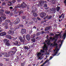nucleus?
<instances>
[{
	"mask_svg": "<svg viewBox=\"0 0 66 66\" xmlns=\"http://www.w3.org/2000/svg\"><path fill=\"white\" fill-rule=\"evenodd\" d=\"M32 31L31 30L29 32V34H31L32 33Z\"/></svg>",
	"mask_w": 66,
	"mask_h": 66,
	"instance_id": "nucleus-46",
	"label": "nucleus"
},
{
	"mask_svg": "<svg viewBox=\"0 0 66 66\" xmlns=\"http://www.w3.org/2000/svg\"><path fill=\"white\" fill-rule=\"evenodd\" d=\"M25 23L26 24H27V23H28V21H27V20H25Z\"/></svg>",
	"mask_w": 66,
	"mask_h": 66,
	"instance_id": "nucleus-56",
	"label": "nucleus"
},
{
	"mask_svg": "<svg viewBox=\"0 0 66 66\" xmlns=\"http://www.w3.org/2000/svg\"><path fill=\"white\" fill-rule=\"evenodd\" d=\"M18 27H21V28H23V25L22 24H19L18 26Z\"/></svg>",
	"mask_w": 66,
	"mask_h": 66,
	"instance_id": "nucleus-32",
	"label": "nucleus"
},
{
	"mask_svg": "<svg viewBox=\"0 0 66 66\" xmlns=\"http://www.w3.org/2000/svg\"><path fill=\"white\" fill-rule=\"evenodd\" d=\"M10 30H13V31H15V29H14V28H12V27H10Z\"/></svg>",
	"mask_w": 66,
	"mask_h": 66,
	"instance_id": "nucleus-37",
	"label": "nucleus"
},
{
	"mask_svg": "<svg viewBox=\"0 0 66 66\" xmlns=\"http://www.w3.org/2000/svg\"><path fill=\"white\" fill-rule=\"evenodd\" d=\"M45 48H46V47H44L43 48V50H45Z\"/></svg>",
	"mask_w": 66,
	"mask_h": 66,
	"instance_id": "nucleus-58",
	"label": "nucleus"
},
{
	"mask_svg": "<svg viewBox=\"0 0 66 66\" xmlns=\"http://www.w3.org/2000/svg\"><path fill=\"white\" fill-rule=\"evenodd\" d=\"M25 63V61H23V63H21V66H24Z\"/></svg>",
	"mask_w": 66,
	"mask_h": 66,
	"instance_id": "nucleus-36",
	"label": "nucleus"
},
{
	"mask_svg": "<svg viewBox=\"0 0 66 66\" xmlns=\"http://www.w3.org/2000/svg\"><path fill=\"white\" fill-rule=\"evenodd\" d=\"M4 12V11L3 9H0V15H1L3 13V12Z\"/></svg>",
	"mask_w": 66,
	"mask_h": 66,
	"instance_id": "nucleus-16",
	"label": "nucleus"
},
{
	"mask_svg": "<svg viewBox=\"0 0 66 66\" xmlns=\"http://www.w3.org/2000/svg\"><path fill=\"white\" fill-rule=\"evenodd\" d=\"M6 32H3L0 33V36H5V35H6Z\"/></svg>",
	"mask_w": 66,
	"mask_h": 66,
	"instance_id": "nucleus-8",
	"label": "nucleus"
},
{
	"mask_svg": "<svg viewBox=\"0 0 66 66\" xmlns=\"http://www.w3.org/2000/svg\"><path fill=\"white\" fill-rule=\"evenodd\" d=\"M64 3H65V5H66V0H65L64 1Z\"/></svg>",
	"mask_w": 66,
	"mask_h": 66,
	"instance_id": "nucleus-64",
	"label": "nucleus"
},
{
	"mask_svg": "<svg viewBox=\"0 0 66 66\" xmlns=\"http://www.w3.org/2000/svg\"><path fill=\"white\" fill-rule=\"evenodd\" d=\"M13 44L14 45H18V41H16Z\"/></svg>",
	"mask_w": 66,
	"mask_h": 66,
	"instance_id": "nucleus-31",
	"label": "nucleus"
},
{
	"mask_svg": "<svg viewBox=\"0 0 66 66\" xmlns=\"http://www.w3.org/2000/svg\"><path fill=\"white\" fill-rule=\"evenodd\" d=\"M12 15H13V13H10V16H12Z\"/></svg>",
	"mask_w": 66,
	"mask_h": 66,
	"instance_id": "nucleus-62",
	"label": "nucleus"
},
{
	"mask_svg": "<svg viewBox=\"0 0 66 66\" xmlns=\"http://www.w3.org/2000/svg\"><path fill=\"white\" fill-rule=\"evenodd\" d=\"M5 3L3 2V3L2 5H5Z\"/></svg>",
	"mask_w": 66,
	"mask_h": 66,
	"instance_id": "nucleus-60",
	"label": "nucleus"
},
{
	"mask_svg": "<svg viewBox=\"0 0 66 66\" xmlns=\"http://www.w3.org/2000/svg\"><path fill=\"white\" fill-rule=\"evenodd\" d=\"M50 34L51 36H54V34L53 33H51Z\"/></svg>",
	"mask_w": 66,
	"mask_h": 66,
	"instance_id": "nucleus-55",
	"label": "nucleus"
},
{
	"mask_svg": "<svg viewBox=\"0 0 66 66\" xmlns=\"http://www.w3.org/2000/svg\"><path fill=\"white\" fill-rule=\"evenodd\" d=\"M24 48L26 50H27L28 51V50H29V48L27 46H24Z\"/></svg>",
	"mask_w": 66,
	"mask_h": 66,
	"instance_id": "nucleus-25",
	"label": "nucleus"
},
{
	"mask_svg": "<svg viewBox=\"0 0 66 66\" xmlns=\"http://www.w3.org/2000/svg\"><path fill=\"white\" fill-rule=\"evenodd\" d=\"M19 15H20L21 13L22 14V13H23V11H22V10H21L19 12Z\"/></svg>",
	"mask_w": 66,
	"mask_h": 66,
	"instance_id": "nucleus-38",
	"label": "nucleus"
},
{
	"mask_svg": "<svg viewBox=\"0 0 66 66\" xmlns=\"http://www.w3.org/2000/svg\"><path fill=\"white\" fill-rule=\"evenodd\" d=\"M9 8L11 10H13V7H9Z\"/></svg>",
	"mask_w": 66,
	"mask_h": 66,
	"instance_id": "nucleus-50",
	"label": "nucleus"
},
{
	"mask_svg": "<svg viewBox=\"0 0 66 66\" xmlns=\"http://www.w3.org/2000/svg\"><path fill=\"white\" fill-rule=\"evenodd\" d=\"M47 45H49V46L50 45V41H48V42L47 43Z\"/></svg>",
	"mask_w": 66,
	"mask_h": 66,
	"instance_id": "nucleus-45",
	"label": "nucleus"
},
{
	"mask_svg": "<svg viewBox=\"0 0 66 66\" xmlns=\"http://www.w3.org/2000/svg\"><path fill=\"white\" fill-rule=\"evenodd\" d=\"M5 59H6V61H9V59H8L5 58Z\"/></svg>",
	"mask_w": 66,
	"mask_h": 66,
	"instance_id": "nucleus-51",
	"label": "nucleus"
},
{
	"mask_svg": "<svg viewBox=\"0 0 66 66\" xmlns=\"http://www.w3.org/2000/svg\"><path fill=\"white\" fill-rule=\"evenodd\" d=\"M59 51V49L58 48H57V50H56V52H55V53H56L57 54H58V53H58Z\"/></svg>",
	"mask_w": 66,
	"mask_h": 66,
	"instance_id": "nucleus-40",
	"label": "nucleus"
},
{
	"mask_svg": "<svg viewBox=\"0 0 66 66\" xmlns=\"http://www.w3.org/2000/svg\"><path fill=\"white\" fill-rule=\"evenodd\" d=\"M12 50H13V51H16L17 50V48L16 47H13L12 48Z\"/></svg>",
	"mask_w": 66,
	"mask_h": 66,
	"instance_id": "nucleus-21",
	"label": "nucleus"
},
{
	"mask_svg": "<svg viewBox=\"0 0 66 66\" xmlns=\"http://www.w3.org/2000/svg\"><path fill=\"white\" fill-rule=\"evenodd\" d=\"M5 22H7L8 23H9V22H11V21L9 20H5Z\"/></svg>",
	"mask_w": 66,
	"mask_h": 66,
	"instance_id": "nucleus-28",
	"label": "nucleus"
},
{
	"mask_svg": "<svg viewBox=\"0 0 66 66\" xmlns=\"http://www.w3.org/2000/svg\"><path fill=\"white\" fill-rule=\"evenodd\" d=\"M42 55V53H37V57L40 56Z\"/></svg>",
	"mask_w": 66,
	"mask_h": 66,
	"instance_id": "nucleus-19",
	"label": "nucleus"
},
{
	"mask_svg": "<svg viewBox=\"0 0 66 66\" xmlns=\"http://www.w3.org/2000/svg\"><path fill=\"white\" fill-rule=\"evenodd\" d=\"M45 33V32L44 31H42L41 32V34H43L44 33Z\"/></svg>",
	"mask_w": 66,
	"mask_h": 66,
	"instance_id": "nucleus-41",
	"label": "nucleus"
},
{
	"mask_svg": "<svg viewBox=\"0 0 66 66\" xmlns=\"http://www.w3.org/2000/svg\"><path fill=\"white\" fill-rule=\"evenodd\" d=\"M6 37H7V38H8L9 39H12V37L11 35H7L6 36Z\"/></svg>",
	"mask_w": 66,
	"mask_h": 66,
	"instance_id": "nucleus-17",
	"label": "nucleus"
},
{
	"mask_svg": "<svg viewBox=\"0 0 66 66\" xmlns=\"http://www.w3.org/2000/svg\"><path fill=\"white\" fill-rule=\"evenodd\" d=\"M17 10L16 9V10L14 11V14H17Z\"/></svg>",
	"mask_w": 66,
	"mask_h": 66,
	"instance_id": "nucleus-39",
	"label": "nucleus"
},
{
	"mask_svg": "<svg viewBox=\"0 0 66 66\" xmlns=\"http://www.w3.org/2000/svg\"><path fill=\"white\" fill-rule=\"evenodd\" d=\"M26 39L28 40H30L31 38H30V36L29 35H27L26 36Z\"/></svg>",
	"mask_w": 66,
	"mask_h": 66,
	"instance_id": "nucleus-13",
	"label": "nucleus"
},
{
	"mask_svg": "<svg viewBox=\"0 0 66 66\" xmlns=\"http://www.w3.org/2000/svg\"><path fill=\"white\" fill-rule=\"evenodd\" d=\"M9 56H10V55L9 54H7L5 56L6 57H9Z\"/></svg>",
	"mask_w": 66,
	"mask_h": 66,
	"instance_id": "nucleus-47",
	"label": "nucleus"
},
{
	"mask_svg": "<svg viewBox=\"0 0 66 66\" xmlns=\"http://www.w3.org/2000/svg\"><path fill=\"white\" fill-rule=\"evenodd\" d=\"M50 28H51L50 26L47 27L46 28H45V31H48V30H50Z\"/></svg>",
	"mask_w": 66,
	"mask_h": 66,
	"instance_id": "nucleus-18",
	"label": "nucleus"
},
{
	"mask_svg": "<svg viewBox=\"0 0 66 66\" xmlns=\"http://www.w3.org/2000/svg\"><path fill=\"white\" fill-rule=\"evenodd\" d=\"M43 62H44L43 60H42V61L40 62V64H42L43 63Z\"/></svg>",
	"mask_w": 66,
	"mask_h": 66,
	"instance_id": "nucleus-61",
	"label": "nucleus"
},
{
	"mask_svg": "<svg viewBox=\"0 0 66 66\" xmlns=\"http://www.w3.org/2000/svg\"><path fill=\"white\" fill-rule=\"evenodd\" d=\"M14 30H15V31L16 30V29H18V28L17 27H14Z\"/></svg>",
	"mask_w": 66,
	"mask_h": 66,
	"instance_id": "nucleus-44",
	"label": "nucleus"
},
{
	"mask_svg": "<svg viewBox=\"0 0 66 66\" xmlns=\"http://www.w3.org/2000/svg\"><path fill=\"white\" fill-rule=\"evenodd\" d=\"M31 41L32 42H33V43H34L35 42V39H32L31 40Z\"/></svg>",
	"mask_w": 66,
	"mask_h": 66,
	"instance_id": "nucleus-35",
	"label": "nucleus"
},
{
	"mask_svg": "<svg viewBox=\"0 0 66 66\" xmlns=\"http://www.w3.org/2000/svg\"><path fill=\"white\" fill-rule=\"evenodd\" d=\"M26 33V29H22L21 32V34H24V33Z\"/></svg>",
	"mask_w": 66,
	"mask_h": 66,
	"instance_id": "nucleus-11",
	"label": "nucleus"
},
{
	"mask_svg": "<svg viewBox=\"0 0 66 66\" xmlns=\"http://www.w3.org/2000/svg\"><path fill=\"white\" fill-rule=\"evenodd\" d=\"M40 34H41V33L40 32H38L37 33L36 35V36H38V35H40Z\"/></svg>",
	"mask_w": 66,
	"mask_h": 66,
	"instance_id": "nucleus-33",
	"label": "nucleus"
},
{
	"mask_svg": "<svg viewBox=\"0 0 66 66\" xmlns=\"http://www.w3.org/2000/svg\"><path fill=\"white\" fill-rule=\"evenodd\" d=\"M14 32L12 30H9V31L8 32V34H10V35H13L14 34Z\"/></svg>",
	"mask_w": 66,
	"mask_h": 66,
	"instance_id": "nucleus-9",
	"label": "nucleus"
},
{
	"mask_svg": "<svg viewBox=\"0 0 66 66\" xmlns=\"http://www.w3.org/2000/svg\"><path fill=\"white\" fill-rule=\"evenodd\" d=\"M3 42L5 43V46H7V47H9L11 46V43L9 42L10 41L6 39H5L3 40Z\"/></svg>",
	"mask_w": 66,
	"mask_h": 66,
	"instance_id": "nucleus-2",
	"label": "nucleus"
},
{
	"mask_svg": "<svg viewBox=\"0 0 66 66\" xmlns=\"http://www.w3.org/2000/svg\"><path fill=\"white\" fill-rule=\"evenodd\" d=\"M27 6V5L24 2H23L22 4L20 5L19 4H18L17 6H15V8L17 9V8H22V9H23V8H26V6Z\"/></svg>",
	"mask_w": 66,
	"mask_h": 66,
	"instance_id": "nucleus-1",
	"label": "nucleus"
},
{
	"mask_svg": "<svg viewBox=\"0 0 66 66\" xmlns=\"http://www.w3.org/2000/svg\"><path fill=\"white\" fill-rule=\"evenodd\" d=\"M33 15L35 17H36L38 15L36 13H34L33 14Z\"/></svg>",
	"mask_w": 66,
	"mask_h": 66,
	"instance_id": "nucleus-20",
	"label": "nucleus"
},
{
	"mask_svg": "<svg viewBox=\"0 0 66 66\" xmlns=\"http://www.w3.org/2000/svg\"><path fill=\"white\" fill-rule=\"evenodd\" d=\"M15 21L16 22H13V23L14 24H18V23L20 22V19H19V18H17L16 20Z\"/></svg>",
	"mask_w": 66,
	"mask_h": 66,
	"instance_id": "nucleus-4",
	"label": "nucleus"
},
{
	"mask_svg": "<svg viewBox=\"0 0 66 66\" xmlns=\"http://www.w3.org/2000/svg\"><path fill=\"white\" fill-rule=\"evenodd\" d=\"M56 53H54V54H53L52 55L53 56H55V55H56V56H59V55H60V53H59V54H57ZM57 54V55H56Z\"/></svg>",
	"mask_w": 66,
	"mask_h": 66,
	"instance_id": "nucleus-23",
	"label": "nucleus"
},
{
	"mask_svg": "<svg viewBox=\"0 0 66 66\" xmlns=\"http://www.w3.org/2000/svg\"><path fill=\"white\" fill-rule=\"evenodd\" d=\"M44 3H45V1H40L39 2V4H38V6H40L42 5V4H43Z\"/></svg>",
	"mask_w": 66,
	"mask_h": 66,
	"instance_id": "nucleus-15",
	"label": "nucleus"
},
{
	"mask_svg": "<svg viewBox=\"0 0 66 66\" xmlns=\"http://www.w3.org/2000/svg\"><path fill=\"white\" fill-rule=\"evenodd\" d=\"M11 13V12L10 11H8L7 10H6L5 11V13L6 14H10Z\"/></svg>",
	"mask_w": 66,
	"mask_h": 66,
	"instance_id": "nucleus-26",
	"label": "nucleus"
},
{
	"mask_svg": "<svg viewBox=\"0 0 66 66\" xmlns=\"http://www.w3.org/2000/svg\"><path fill=\"white\" fill-rule=\"evenodd\" d=\"M16 2V0H11L8 2L7 3L8 6H12L13 5V3H14Z\"/></svg>",
	"mask_w": 66,
	"mask_h": 66,
	"instance_id": "nucleus-3",
	"label": "nucleus"
},
{
	"mask_svg": "<svg viewBox=\"0 0 66 66\" xmlns=\"http://www.w3.org/2000/svg\"><path fill=\"white\" fill-rule=\"evenodd\" d=\"M22 18L23 19H25L26 18V16H23L22 17Z\"/></svg>",
	"mask_w": 66,
	"mask_h": 66,
	"instance_id": "nucleus-53",
	"label": "nucleus"
},
{
	"mask_svg": "<svg viewBox=\"0 0 66 66\" xmlns=\"http://www.w3.org/2000/svg\"><path fill=\"white\" fill-rule=\"evenodd\" d=\"M17 37H16L15 38H13V39L12 40H16V39H17Z\"/></svg>",
	"mask_w": 66,
	"mask_h": 66,
	"instance_id": "nucleus-49",
	"label": "nucleus"
},
{
	"mask_svg": "<svg viewBox=\"0 0 66 66\" xmlns=\"http://www.w3.org/2000/svg\"><path fill=\"white\" fill-rule=\"evenodd\" d=\"M37 19L38 20H40V18L39 17H37Z\"/></svg>",
	"mask_w": 66,
	"mask_h": 66,
	"instance_id": "nucleus-59",
	"label": "nucleus"
},
{
	"mask_svg": "<svg viewBox=\"0 0 66 66\" xmlns=\"http://www.w3.org/2000/svg\"><path fill=\"white\" fill-rule=\"evenodd\" d=\"M11 53V55H14V54L16 53V51H11L8 53Z\"/></svg>",
	"mask_w": 66,
	"mask_h": 66,
	"instance_id": "nucleus-12",
	"label": "nucleus"
},
{
	"mask_svg": "<svg viewBox=\"0 0 66 66\" xmlns=\"http://www.w3.org/2000/svg\"><path fill=\"white\" fill-rule=\"evenodd\" d=\"M58 44L57 43H54V44H53V46H57Z\"/></svg>",
	"mask_w": 66,
	"mask_h": 66,
	"instance_id": "nucleus-34",
	"label": "nucleus"
},
{
	"mask_svg": "<svg viewBox=\"0 0 66 66\" xmlns=\"http://www.w3.org/2000/svg\"><path fill=\"white\" fill-rule=\"evenodd\" d=\"M44 50H40V51L41 52H42L43 53H44L45 52V51H43Z\"/></svg>",
	"mask_w": 66,
	"mask_h": 66,
	"instance_id": "nucleus-42",
	"label": "nucleus"
},
{
	"mask_svg": "<svg viewBox=\"0 0 66 66\" xmlns=\"http://www.w3.org/2000/svg\"><path fill=\"white\" fill-rule=\"evenodd\" d=\"M51 18H52V16H48V15L46 16L45 18H44V19H51Z\"/></svg>",
	"mask_w": 66,
	"mask_h": 66,
	"instance_id": "nucleus-10",
	"label": "nucleus"
},
{
	"mask_svg": "<svg viewBox=\"0 0 66 66\" xmlns=\"http://www.w3.org/2000/svg\"><path fill=\"white\" fill-rule=\"evenodd\" d=\"M52 2H53L52 3H53V4H54V3H55V1L54 0H53Z\"/></svg>",
	"mask_w": 66,
	"mask_h": 66,
	"instance_id": "nucleus-54",
	"label": "nucleus"
},
{
	"mask_svg": "<svg viewBox=\"0 0 66 66\" xmlns=\"http://www.w3.org/2000/svg\"><path fill=\"white\" fill-rule=\"evenodd\" d=\"M40 16L41 18H43L45 16H46V13L45 12H42L40 14Z\"/></svg>",
	"mask_w": 66,
	"mask_h": 66,
	"instance_id": "nucleus-7",
	"label": "nucleus"
},
{
	"mask_svg": "<svg viewBox=\"0 0 66 66\" xmlns=\"http://www.w3.org/2000/svg\"><path fill=\"white\" fill-rule=\"evenodd\" d=\"M13 24V23L12 22H10V26H12Z\"/></svg>",
	"mask_w": 66,
	"mask_h": 66,
	"instance_id": "nucleus-43",
	"label": "nucleus"
},
{
	"mask_svg": "<svg viewBox=\"0 0 66 66\" xmlns=\"http://www.w3.org/2000/svg\"><path fill=\"white\" fill-rule=\"evenodd\" d=\"M1 15V16H2V17H5V16H6V15H5V14L3 13V14H2Z\"/></svg>",
	"mask_w": 66,
	"mask_h": 66,
	"instance_id": "nucleus-29",
	"label": "nucleus"
},
{
	"mask_svg": "<svg viewBox=\"0 0 66 66\" xmlns=\"http://www.w3.org/2000/svg\"><path fill=\"white\" fill-rule=\"evenodd\" d=\"M56 9L57 11V12H59V10H60V7L59 6H57Z\"/></svg>",
	"mask_w": 66,
	"mask_h": 66,
	"instance_id": "nucleus-27",
	"label": "nucleus"
},
{
	"mask_svg": "<svg viewBox=\"0 0 66 66\" xmlns=\"http://www.w3.org/2000/svg\"><path fill=\"white\" fill-rule=\"evenodd\" d=\"M2 25H3V26H5V28L6 29H8V27H7V23L5 22L3 23Z\"/></svg>",
	"mask_w": 66,
	"mask_h": 66,
	"instance_id": "nucleus-14",
	"label": "nucleus"
},
{
	"mask_svg": "<svg viewBox=\"0 0 66 66\" xmlns=\"http://www.w3.org/2000/svg\"><path fill=\"white\" fill-rule=\"evenodd\" d=\"M32 19H33V20L35 21V22H37V20L36 18H32Z\"/></svg>",
	"mask_w": 66,
	"mask_h": 66,
	"instance_id": "nucleus-22",
	"label": "nucleus"
},
{
	"mask_svg": "<svg viewBox=\"0 0 66 66\" xmlns=\"http://www.w3.org/2000/svg\"><path fill=\"white\" fill-rule=\"evenodd\" d=\"M37 58H38L37 59V60H39V59H40V57H37Z\"/></svg>",
	"mask_w": 66,
	"mask_h": 66,
	"instance_id": "nucleus-57",
	"label": "nucleus"
},
{
	"mask_svg": "<svg viewBox=\"0 0 66 66\" xmlns=\"http://www.w3.org/2000/svg\"><path fill=\"white\" fill-rule=\"evenodd\" d=\"M36 35L35 34H34L32 36H31V38H34L35 37Z\"/></svg>",
	"mask_w": 66,
	"mask_h": 66,
	"instance_id": "nucleus-24",
	"label": "nucleus"
},
{
	"mask_svg": "<svg viewBox=\"0 0 66 66\" xmlns=\"http://www.w3.org/2000/svg\"><path fill=\"white\" fill-rule=\"evenodd\" d=\"M44 6L45 7H47V4H44Z\"/></svg>",
	"mask_w": 66,
	"mask_h": 66,
	"instance_id": "nucleus-48",
	"label": "nucleus"
},
{
	"mask_svg": "<svg viewBox=\"0 0 66 66\" xmlns=\"http://www.w3.org/2000/svg\"><path fill=\"white\" fill-rule=\"evenodd\" d=\"M3 64L2 63H0V66H3Z\"/></svg>",
	"mask_w": 66,
	"mask_h": 66,
	"instance_id": "nucleus-63",
	"label": "nucleus"
},
{
	"mask_svg": "<svg viewBox=\"0 0 66 66\" xmlns=\"http://www.w3.org/2000/svg\"><path fill=\"white\" fill-rule=\"evenodd\" d=\"M61 34H59L57 35V34H56V36L55 37V38H58V36H59V35H60Z\"/></svg>",
	"mask_w": 66,
	"mask_h": 66,
	"instance_id": "nucleus-30",
	"label": "nucleus"
},
{
	"mask_svg": "<svg viewBox=\"0 0 66 66\" xmlns=\"http://www.w3.org/2000/svg\"><path fill=\"white\" fill-rule=\"evenodd\" d=\"M50 57V59H49V60H51V59H52V58H53V57L51 56Z\"/></svg>",
	"mask_w": 66,
	"mask_h": 66,
	"instance_id": "nucleus-52",
	"label": "nucleus"
},
{
	"mask_svg": "<svg viewBox=\"0 0 66 66\" xmlns=\"http://www.w3.org/2000/svg\"><path fill=\"white\" fill-rule=\"evenodd\" d=\"M6 19V17H0V24H1V22L2 21V20H5Z\"/></svg>",
	"mask_w": 66,
	"mask_h": 66,
	"instance_id": "nucleus-6",
	"label": "nucleus"
},
{
	"mask_svg": "<svg viewBox=\"0 0 66 66\" xmlns=\"http://www.w3.org/2000/svg\"><path fill=\"white\" fill-rule=\"evenodd\" d=\"M19 39L20 40L21 42L23 43H24L26 42V40H25L24 39H23L22 37H19Z\"/></svg>",
	"mask_w": 66,
	"mask_h": 66,
	"instance_id": "nucleus-5",
	"label": "nucleus"
}]
</instances>
